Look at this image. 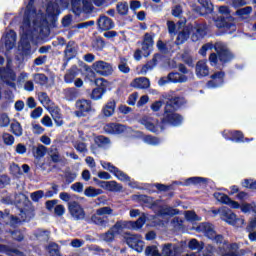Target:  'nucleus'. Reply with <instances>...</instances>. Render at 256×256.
Wrapping results in <instances>:
<instances>
[{
  "instance_id": "obj_49",
  "label": "nucleus",
  "mask_w": 256,
  "mask_h": 256,
  "mask_svg": "<svg viewBox=\"0 0 256 256\" xmlns=\"http://www.w3.org/2000/svg\"><path fill=\"white\" fill-rule=\"evenodd\" d=\"M34 156L36 157H45V153H47V148L43 145H38V147L33 148Z\"/></svg>"
},
{
  "instance_id": "obj_26",
  "label": "nucleus",
  "mask_w": 256,
  "mask_h": 256,
  "mask_svg": "<svg viewBox=\"0 0 256 256\" xmlns=\"http://www.w3.org/2000/svg\"><path fill=\"white\" fill-rule=\"evenodd\" d=\"M129 221H118L110 229L117 235H121L125 229H129Z\"/></svg>"
},
{
  "instance_id": "obj_63",
  "label": "nucleus",
  "mask_w": 256,
  "mask_h": 256,
  "mask_svg": "<svg viewBox=\"0 0 256 256\" xmlns=\"http://www.w3.org/2000/svg\"><path fill=\"white\" fill-rule=\"evenodd\" d=\"M34 79L36 83H39L40 85H45V83H47V76H45L44 74H36L34 76Z\"/></svg>"
},
{
  "instance_id": "obj_45",
  "label": "nucleus",
  "mask_w": 256,
  "mask_h": 256,
  "mask_svg": "<svg viewBox=\"0 0 256 256\" xmlns=\"http://www.w3.org/2000/svg\"><path fill=\"white\" fill-rule=\"evenodd\" d=\"M145 255L146 256H162L161 253H159V249L157 246H148L145 249Z\"/></svg>"
},
{
  "instance_id": "obj_41",
  "label": "nucleus",
  "mask_w": 256,
  "mask_h": 256,
  "mask_svg": "<svg viewBox=\"0 0 256 256\" xmlns=\"http://www.w3.org/2000/svg\"><path fill=\"white\" fill-rule=\"evenodd\" d=\"M215 21V25L218 29H230L231 24L226 23L225 18L218 17Z\"/></svg>"
},
{
  "instance_id": "obj_50",
  "label": "nucleus",
  "mask_w": 256,
  "mask_h": 256,
  "mask_svg": "<svg viewBox=\"0 0 256 256\" xmlns=\"http://www.w3.org/2000/svg\"><path fill=\"white\" fill-rule=\"evenodd\" d=\"M65 97L68 101H73L77 97V90L75 88H68L65 90Z\"/></svg>"
},
{
  "instance_id": "obj_58",
  "label": "nucleus",
  "mask_w": 256,
  "mask_h": 256,
  "mask_svg": "<svg viewBox=\"0 0 256 256\" xmlns=\"http://www.w3.org/2000/svg\"><path fill=\"white\" fill-rule=\"evenodd\" d=\"M198 3H200L204 9H207V11H213V3H211V0H198Z\"/></svg>"
},
{
  "instance_id": "obj_30",
  "label": "nucleus",
  "mask_w": 256,
  "mask_h": 256,
  "mask_svg": "<svg viewBox=\"0 0 256 256\" xmlns=\"http://www.w3.org/2000/svg\"><path fill=\"white\" fill-rule=\"evenodd\" d=\"M207 183V179L203 177H191L188 178L184 185H205Z\"/></svg>"
},
{
  "instance_id": "obj_43",
  "label": "nucleus",
  "mask_w": 256,
  "mask_h": 256,
  "mask_svg": "<svg viewBox=\"0 0 256 256\" xmlns=\"http://www.w3.org/2000/svg\"><path fill=\"white\" fill-rule=\"evenodd\" d=\"M116 234L112 232L111 228L104 234H101L100 239L106 241V243H111L115 239Z\"/></svg>"
},
{
  "instance_id": "obj_53",
  "label": "nucleus",
  "mask_w": 256,
  "mask_h": 256,
  "mask_svg": "<svg viewBox=\"0 0 256 256\" xmlns=\"http://www.w3.org/2000/svg\"><path fill=\"white\" fill-rule=\"evenodd\" d=\"M232 137H229L230 141H236V143H241L243 141V134L240 131L229 132Z\"/></svg>"
},
{
  "instance_id": "obj_28",
  "label": "nucleus",
  "mask_w": 256,
  "mask_h": 256,
  "mask_svg": "<svg viewBox=\"0 0 256 256\" xmlns=\"http://www.w3.org/2000/svg\"><path fill=\"white\" fill-rule=\"evenodd\" d=\"M116 105L117 103L115 102V100H110L107 102V104L103 108V113L105 117H111L113 113H115Z\"/></svg>"
},
{
  "instance_id": "obj_29",
  "label": "nucleus",
  "mask_w": 256,
  "mask_h": 256,
  "mask_svg": "<svg viewBox=\"0 0 256 256\" xmlns=\"http://www.w3.org/2000/svg\"><path fill=\"white\" fill-rule=\"evenodd\" d=\"M76 77H77V67L73 66L65 74L64 81H65V83H73V81H75Z\"/></svg>"
},
{
  "instance_id": "obj_25",
  "label": "nucleus",
  "mask_w": 256,
  "mask_h": 256,
  "mask_svg": "<svg viewBox=\"0 0 256 256\" xmlns=\"http://www.w3.org/2000/svg\"><path fill=\"white\" fill-rule=\"evenodd\" d=\"M100 187L102 189H105L106 191H122L123 186L121 184L117 183V181H103L100 184Z\"/></svg>"
},
{
  "instance_id": "obj_35",
  "label": "nucleus",
  "mask_w": 256,
  "mask_h": 256,
  "mask_svg": "<svg viewBox=\"0 0 256 256\" xmlns=\"http://www.w3.org/2000/svg\"><path fill=\"white\" fill-rule=\"evenodd\" d=\"M118 69L121 73H124V74H127L131 71V68H129V64H127V59L126 58H121L120 59Z\"/></svg>"
},
{
  "instance_id": "obj_24",
  "label": "nucleus",
  "mask_w": 256,
  "mask_h": 256,
  "mask_svg": "<svg viewBox=\"0 0 256 256\" xmlns=\"http://www.w3.org/2000/svg\"><path fill=\"white\" fill-rule=\"evenodd\" d=\"M5 41L6 49H13L15 47V42L17 41V34L15 31L10 30L6 33V36L3 38Z\"/></svg>"
},
{
  "instance_id": "obj_60",
  "label": "nucleus",
  "mask_w": 256,
  "mask_h": 256,
  "mask_svg": "<svg viewBox=\"0 0 256 256\" xmlns=\"http://www.w3.org/2000/svg\"><path fill=\"white\" fill-rule=\"evenodd\" d=\"M10 171L15 177H19V175H21V168L15 163L10 165Z\"/></svg>"
},
{
  "instance_id": "obj_55",
  "label": "nucleus",
  "mask_w": 256,
  "mask_h": 256,
  "mask_svg": "<svg viewBox=\"0 0 256 256\" xmlns=\"http://www.w3.org/2000/svg\"><path fill=\"white\" fill-rule=\"evenodd\" d=\"M52 118L55 121L57 127H61V125H63V118L62 116L59 114V111H53L52 112Z\"/></svg>"
},
{
  "instance_id": "obj_20",
  "label": "nucleus",
  "mask_w": 256,
  "mask_h": 256,
  "mask_svg": "<svg viewBox=\"0 0 256 256\" xmlns=\"http://www.w3.org/2000/svg\"><path fill=\"white\" fill-rule=\"evenodd\" d=\"M196 75L199 79L202 77H207L209 75V66H207V61L200 60L196 64Z\"/></svg>"
},
{
  "instance_id": "obj_2",
  "label": "nucleus",
  "mask_w": 256,
  "mask_h": 256,
  "mask_svg": "<svg viewBox=\"0 0 256 256\" xmlns=\"http://www.w3.org/2000/svg\"><path fill=\"white\" fill-rule=\"evenodd\" d=\"M34 3L35 0L29 1L24 13L23 24L21 26V43H25L27 46H29V41L33 39V33H35V31H39L41 25H43V21H45L43 14H37L35 12V9L33 8Z\"/></svg>"
},
{
  "instance_id": "obj_15",
  "label": "nucleus",
  "mask_w": 256,
  "mask_h": 256,
  "mask_svg": "<svg viewBox=\"0 0 256 256\" xmlns=\"http://www.w3.org/2000/svg\"><path fill=\"white\" fill-rule=\"evenodd\" d=\"M161 253L162 256H179L181 255V247L177 244H164Z\"/></svg>"
},
{
  "instance_id": "obj_7",
  "label": "nucleus",
  "mask_w": 256,
  "mask_h": 256,
  "mask_svg": "<svg viewBox=\"0 0 256 256\" xmlns=\"http://www.w3.org/2000/svg\"><path fill=\"white\" fill-rule=\"evenodd\" d=\"M103 169L113 173L114 176L123 183H131V177H129L125 172L119 170V168L115 167V165L111 164V162L100 161Z\"/></svg>"
},
{
  "instance_id": "obj_12",
  "label": "nucleus",
  "mask_w": 256,
  "mask_h": 256,
  "mask_svg": "<svg viewBox=\"0 0 256 256\" xmlns=\"http://www.w3.org/2000/svg\"><path fill=\"white\" fill-rule=\"evenodd\" d=\"M187 76L180 74L179 72H171L167 77H163L159 80V85H167V83H186Z\"/></svg>"
},
{
  "instance_id": "obj_54",
  "label": "nucleus",
  "mask_w": 256,
  "mask_h": 256,
  "mask_svg": "<svg viewBox=\"0 0 256 256\" xmlns=\"http://www.w3.org/2000/svg\"><path fill=\"white\" fill-rule=\"evenodd\" d=\"M117 9L120 15H127V12L129 11V4H127V2L118 3Z\"/></svg>"
},
{
  "instance_id": "obj_18",
  "label": "nucleus",
  "mask_w": 256,
  "mask_h": 256,
  "mask_svg": "<svg viewBox=\"0 0 256 256\" xmlns=\"http://www.w3.org/2000/svg\"><path fill=\"white\" fill-rule=\"evenodd\" d=\"M91 223L97 225V227H100L101 229H106V227H109V217L101 216L100 214H97V212H95L91 216Z\"/></svg>"
},
{
  "instance_id": "obj_37",
  "label": "nucleus",
  "mask_w": 256,
  "mask_h": 256,
  "mask_svg": "<svg viewBox=\"0 0 256 256\" xmlns=\"http://www.w3.org/2000/svg\"><path fill=\"white\" fill-rule=\"evenodd\" d=\"M32 239H39L40 241H48L49 240V232L38 230L36 233H34V237Z\"/></svg>"
},
{
  "instance_id": "obj_9",
  "label": "nucleus",
  "mask_w": 256,
  "mask_h": 256,
  "mask_svg": "<svg viewBox=\"0 0 256 256\" xmlns=\"http://www.w3.org/2000/svg\"><path fill=\"white\" fill-rule=\"evenodd\" d=\"M198 231H202L208 237V239H212L215 243H223V236L217 235L215 232V228L213 225L209 223H202L198 226Z\"/></svg>"
},
{
  "instance_id": "obj_31",
  "label": "nucleus",
  "mask_w": 256,
  "mask_h": 256,
  "mask_svg": "<svg viewBox=\"0 0 256 256\" xmlns=\"http://www.w3.org/2000/svg\"><path fill=\"white\" fill-rule=\"evenodd\" d=\"M130 223L129 229H134V231H139L145 225V217L141 216L137 221H128Z\"/></svg>"
},
{
  "instance_id": "obj_36",
  "label": "nucleus",
  "mask_w": 256,
  "mask_h": 256,
  "mask_svg": "<svg viewBox=\"0 0 256 256\" xmlns=\"http://www.w3.org/2000/svg\"><path fill=\"white\" fill-rule=\"evenodd\" d=\"M38 99L40 103H42L43 107H49V105H51V99L45 92H40L38 94Z\"/></svg>"
},
{
  "instance_id": "obj_14",
  "label": "nucleus",
  "mask_w": 256,
  "mask_h": 256,
  "mask_svg": "<svg viewBox=\"0 0 256 256\" xmlns=\"http://www.w3.org/2000/svg\"><path fill=\"white\" fill-rule=\"evenodd\" d=\"M76 109L75 112L76 117H85V113L91 112V101L89 100H78L76 102Z\"/></svg>"
},
{
  "instance_id": "obj_57",
  "label": "nucleus",
  "mask_w": 256,
  "mask_h": 256,
  "mask_svg": "<svg viewBox=\"0 0 256 256\" xmlns=\"http://www.w3.org/2000/svg\"><path fill=\"white\" fill-rule=\"evenodd\" d=\"M44 195H45V192H43V190H38L36 192L31 193L30 197L32 201L37 202L39 201V199H43Z\"/></svg>"
},
{
  "instance_id": "obj_56",
  "label": "nucleus",
  "mask_w": 256,
  "mask_h": 256,
  "mask_svg": "<svg viewBox=\"0 0 256 256\" xmlns=\"http://www.w3.org/2000/svg\"><path fill=\"white\" fill-rule=\"evenodd\" d=\"M213 49H215V45H213L212 43H207L202 46L199 53L200 55H202V57H205V55H207V51H211Z\"/></svg>"
},
{
  "instance_id": "obj_3",
  "label": "nucleus",
  "mask_w": 256,
  "mask_h": 256,
  "mask_svg": "<svg viewBox=\"0 0 256 256\" xmlns=\"http://www.w3.org/2000/svg\"><path fill=\"white\" fill-rule=\"evenodd\" d=\"M191 35L192 41H199L207 35V26L201 24H191L186 26L183 31H181L176 39V45H182L189 39Z\"/></svg>"
},
{
  "instance_id": "obj_64",
  "label": "nucleus",
  "mask_w": 256,
  "mask_h": 256,
  "mask_svg": "<svg viewBox=\"0 0 256 256\" xmlns=\"http://www.w3.org/2000/svg\"><path fill=\"white\" fill-rule=\"evenodd\" d=\"M41 123L44 127H53V120H51V117L47 115L41 119Z\"/></svg>"
},
{
  "instance_id": "obj_13",
  "label": "nucleus",
  "mask_w": 256,
  "mask_h": 256,
  "mask_svg": "<svg viewBox=\"0 0 256 256\" xmlns=\"http://www.w3.org/2000/svg\"><path fill=\"white\" fill-rule=\"evenodd\" d=\"M127 245L131 247V249H134V251H137V253H143V250L145 249V242H143V238L139 235H130L126 239Z\"/></svg>"
},
{
  "instance_id": "obj_16",
  "label": "nucleus",
  "mask_w": 256,
  "mask_h": 256,
  "mask_svg": "<svg viewBox=\"0 0 256 256\" xmlns=\"http://www.w3.org/2000/svg\"><path fill=\"white\" fill-rule=\"evenodd\" d=\"M3 223H5V225H10V227H17V225H19L21 221L19 220V218L14 217L7 212H0V225H3Z\"/></svg>"
},
{
  "instance_id": "obj_32",
  "label": "nucleus",
  "mask_w": 256,
  "mask_h": 256,
  "mask_svg": "<svg viewBox=\"0 0 256 256\" xmlns=\"http://www.w3.org/2000/svg\"><path fill=\"white\" fill-rule=\"evenodd\" d=\"M156 47L161 53H169L173 49L171 43H164L161 40L157 41Z\"/></svg>"
},
{
  "instance_id": "obj_52",
  "label": "nucleus",
  "mask_w": 256,
  "mask_h": 256,
  "mask_svg": "<svg viewBox=\"0 0 256 256\" xmlns=\"http://www.w3.org/2000/svg\"><path fill=\"white\" fill-rule=\"evenodd\" d=\"M95 85L98 87V89H102V91L105 92V89H107V85H109V82H107L105 78H97L95 80Z\"/></svg>"
},
{
  "instance_id": "obj_40",
  "label": "nucleus",
  "mask_w": 256,
  "mask_h": 256,
  "mask_svg": "<svg viewBox=\"0 0 256 256\" xmlns=\"http://www.w3.org/2000/svg\"><path fill=\"white\" fill-rule=\"evenodd\" d=\"M103 95H105V90L95 88L91 93V99L94 101H99V99H103Z\"/></svg>"
},
{
  "instance_id": "obj_42",
  "label": "nucleus",
  "mask_w": 256,
  "mask_h": 256,
  "mask_svg": "<svg viewBox=\"0 0 256 256\" xmlns=\"http://www.w3.org/2000/svg\"><path fill=\"white\" fill-rule=\"evenodd\" d=\"M179 210L173 209L171 207H164L161 208L158 212V215H178Z\"/></svg>"
},
{
  "instance_id": "obj_62",
  "label": "nucleus",
  "mask_w": 256,
  "mask_h": 256,
  "mask_svg": "<svg viewBox=\"0 0 256 256\" xmlns=\"http://www.w3.org/2000/svg\"><path fill=\"white\" fill-rule=\"evenodd\" d=\"M144 143H147L148 145H159V140L153 136H146L144 137Z\"/></svg>"
},
{
  "instance_id": "obj_38",
  "label": "nucleus",
  "mask_w": 256,
  "mask_h": 256,
  "mask_svg": "<svg viewBox=\"0 0 256 256\" xmlns=\"http://www.w3.org/2000/svg\"><path fill=\"white\" fill-rule=\"evenodd\" d=\"M189 249H192V251H202L203 249V242L199 243L197 239L190 240L188 244Z\"/></svg>"
},
{
  "instance_id": "obj_47",
  "label": "nucleus",
  "mask_w": 256,
  "mask_h": 256,
  "mask_svg": "<svg viewBox=\"0 0 256 256\" xmlns=\"http://www.w3.org/2000/svg\"><path fill=\"white\" fill-rule=\"evenodd\" d=\"M96 213H97V215L106 217L105 215H113V210L109 206H104V207L96 209Z\"/></svg>"
},
{
  "instance_id": "obj_39",
  "label": "nucleus",
  "mask_w": 256,
  "mask_h": 256,
  "mask_svg": "<svg viewBox=\"0 0 256 256\" xmlns=\"http://www.w3.org/2000/svg\"><path fill=\"white\" fill-rule=\"evenodd\" d=\"M101 193V189H95L93 187H88L84 191L86 197H97V195H101Z\"/></svg>"
},
{
  "instance_id": "obj_5",
  "label": "nucleus",
  "mask_w": 256,
  "mask_h": 256,
  "mask_svg": "<svg viewBox=\"0 0 256 256\" xmlns=\"http://www.w3.org/2000/svg\"><path fill=\"white\" fill-rule=\"evenodd\" d=\"M214 197L220 203L229 205V207H231V209H241L242 213H255V215H256V203L255 202L242 203L240 205L239 202H237L235 200H231V198H229V196H227L223 193H219V192H216L214 194Z\"/></svg>"
},
{
  "instance_id": "obj_27",
  "label": "nucleus",
  "mask_w": 256,
  "mask_h": 256,
  "mask_svg": "<svg viewBox=\"0 0 256 256\" xmlns=\"http://www.w3.org/2000/svg\"><path fill=\"white\" fill-rule=\"evenodd\" d=\"M98 27L101 31H109V29H113V21L107 16H102L98 20Z\"/></svg>"
},
{
  "instance_id": "obj_46",
  "label": "nucleus",
  "mask_w": 256,
  "mask_h": 256,
  "mask_svg": "<svg viewBox=\"0 0 256 256\" xmlns=\"http://www.w3.org/2000/svg\"><path fill=\"white\" fill-rule=\"evenodd\" d=\"M94 141H95L96 145H98V147H106V145H109L111 143L109 138H107L105 136H98L95 138Z\"/></svg>"
},
{
  "instance_id": "obj_61",
  "label": "nucleus",
  "mask_w": 256,
  "mask_h": 256,
  "mask_svg": "<svg viewBox=\"0 0 256 256\" xmlns=\"http://www.w3.org/2000/svg\"><path fill=\"white\" fill-rule=\"evenodd\" d=\"M74 148L76 151H79V153H85L87 151V145L84 142H76Z\"/></svg>"
},
{
  "instance_id": "obj_6",
  "label": "nucleus",
  "mask_w": 256,
  "mask_h": 256,
  "mask_svg": "<svg viewBox=\"0 0 256 256\" xmlns=\"http://www.w3.org/2000/svg\"><path fill=\"white\" fill-rule=\"evenodd\" d=\"M153 49V36H151L149 33H146L144 36V40L142 42V51L136 50L134 53V59L136 61H141V57H149V53H151V50Z\"/></svg>"
},
{
  "instance_id": "obj_17",
  "label": "nucleus",
  "mask_w": 256,
  "mask_h": 256,
  "mask_svg": "<svg viewBox=\"0 0 256 256\" xmlns=\"http://www.w3.org/2000/svg\"><path fill=\"white\" fill-rule=\"evenodd\" d=\"M0 77L1 79L7 83L10 87H15V79H17V76L15 75V72L13 70L8 69V70H1L0 71Z\"/></svg>"
},
{
  "instance_id": "obj_34",
  "label": "nucleus",
  "mask_w": 256,
  "mask_h": 256,
  "mask_svg": "<svg viewBox=\"0 0 256 256\" xmlns=\"http://www.w3.org/2000/svg\"><path fill=\"white\" fill-rule=\"evenodd\" d=\"M46 249L50 256H61L59 253V245L56 243H50Z\"/></svg>"
},
{
  "instance_id": "obj_22",
  "label": "nucleus",
  "mask_w": 256,
  "mask_h": 256,
  "mask_svg": "<svg viewBox=\"0 0 256 256\" xmlns=\"http://www.w3.org/2000/svg\"><path fill=\"white\" fill-rule=\"evenodd\" d=\"M104 131L111 135H119L125 131V127L121 124L110 123L104 126Z\"/></svg>"
},
{
  "instance_id": "obj_48",
  "label": "nucleus",
  "mask_w": 256,
  "mask_h": 256,
  "mask_svg": "<svg viewBox=\"0 0 256 256\" xmlns=\"http://www.w3.org/2000/svg\"><path fill=\"white\" fill-rule=\"evenodd\" d=\"M46 11L48 15H59V6L56 3H49Z\"/></svg>"
},
{
  "instance_id": "obj_23",
  "label": "nucleus",
  "mask_w": 256,
  "mask_h": 256,
  "mask_svg": "<svg viewBox=\"0 0 256 256\" xmlns=\"http://www.w3.org/2000/svg\"><path fill=\"white\" fill-rule=\"evenodd\" d=\"M221 219L228 223V225H235V221L237 219V215L233 213V211L229 209H225L221 211Z\"/></svg>"
},
{
  "instance_id": "obj_1",
  "label": "nucleus",
  "mask_w": 256,
  "mask_h": 256,
  "mask_svg": "<svg viewBox=\"0 0 256 256\" xmlns=\"http://www.w3.org/2000/svg\"><path fill=\"white\" fill-rule=\"evenodd\" d=\"M184 103L185 99L181 97H174L167 102L164 112V118L162 119L161 123H159V119L153 116H144L140 120V123L152 133H159V131H163L165 129V126L163 125H165V123H169L170 125L177 127V125H181L183 118L181 117V115L175 113L174 111L175 109H177V107H181V105H183Z\"/></svg>"
},
{
  "instance_id": "obj_19",
  "label": "nucleus",
  "mask_w": 256,
  "mask_h": 256,
  "mask_svg": "<svg viewBox=\"0 0 256 256\" xmlns=\"http://www.w3.org/2000/svg\"><path fill=\"white\" fill-rule=\"evenodd\" d=\"M130 87H134V89H149L151 87V81L146 77L135 78L130 83Z\"/></svg>"
},
{
  "instance_id": "obj_11",
  "label": "nucleus",
  "mask_w": 256,
  "mask_h": 256,
  "mask_svg": "<svg viewBox=\"0 0 256 256\" xmlns=\"http://www.w3.org/2000/svg\"><path fill=\"white\" fill-rule=\"evenodd\" d=\"M220 255L221 256H243L247 253L246 250H239V245L234 244H225L223 248H220Z\"/></svg>"
},
{
  "instance_id": "obj_51",
  "label": "nucleus",
  "mask_w": 256,
  "mask_h": 256,
  "mask_svg": "<svg viewBox=\"0 0 256 256\" xmlns=\"http://www.w3.org/2000/svg\"><path fill=\"white\" fill-rule=\"evenodd\" d=\"M65 212H66V209L63 204H57L54 207V215H56V217H63V215H65Z\"/></svg>"
},
{
  "instance_id": "obj_10",
  "label": "nucleus",
  "mask_w": 256,
  "mask_h": 256,
  "mask_svg": "<svg viewBox=\"0 0 256 256\" xmlns=\"http://www.w3.org/2000/svg\"><path fill=\"white\" fill-rule=\"evenodd\" d=\"M68 211L74 221H83L85 219V210L79 202L72 201L68 203Z\"/></svg>"
},
{
  "instance_id": "obj_33",
  "label": "nucleus",
  "mask_w": 256,
  "mask_h": 256,
  "mask_svg": "<svg viewBox=\"0 0 256 256\" xmlns=\"http://www.w3.org/2000/svg\"><path fill=\"white\" fill-rule=\"evenodd\" d=\"M253 11V8L251 6L244 7L242 9H239L236 11V15L240 17V19H247L249 15H251V12Z\"/></svg>"
},
{
  "instance_id": "obj_59",
  "label": "nucleus",
  "mask_w": 256,
  "mask_h": 256,
  "mask_svg": "<svg viewBox=\"0 0 256 256\" xmlns=\"http://www.w3.org/2000/svg\"><path fill=\"white\" fill-rule=\"evenodd\" d=\"M3 141L5 145L11 146L13 143H15V137H13L11 134H4Z\"/></svg>"
},
{
  "instance_id": "obj_8",
  "label": "nucleus",
  "mask_w": 256,
  "mask_h": 256,
  "mask_svg": "<svg viewBox=\"0 0 256 256\" xmlns=\"http://www.w3.org/2000/svg\"><path fill=\"white\" fill-rule=\"evenodd\" d=\"M92 69L101 77H109V75L113 74V66L102 60L94 62L92 64Z\"/></svg>"
},
{
  "instance_id": "obj_21",
  "label": "nucleus",
  "mask_w": 256,
  "mask_h": 256,
  "mask_svg": "<svg viewBox=\"0 0 256 256\" xmlns=\"http://www.w3.org/2000/svg\"><path fill=\"white\" fill-rule=\"evenodd\" d=\"M223 77H225V73L223 72H216L211 76V79L208 82V87L211 89L213 87H221L223 85Z\"/></svg>"
},
{
  "instance_id": "obj_44",
  "label": "nucleus",
  "mask_w": 256,
  "mask_h": 256,
  "mask_svg": "<svg viewBox=\"0 0 256 256\" xmlns=\"http://www.w3.org/2000/svg\"><path fill=\"white\" fill-rule=\"evenodd\" d=\"M12 133L17 137H21L23 135V128H21V124L19 122H14L11 124Z\"/></svg>"
},
{
  "instance_id": "obj_4",
  "label": "nucleus",
  "mask_w": 256,
  "mask_h": 256,
  "mask_svg": "<svg viewBox=\"0 0 256 256\" xmlns=\"http://www.w3.org/2000/svg\"><path fill=\"white\" fill-rule=\"evenodd\" d=\"M214 49L218 54V57L215 53L210 54L209 61L212 67H217V69H221V65H223V63H229V61L233 59V55L231 54V52H229V50H227V47H225L223 43H216L214 45Z\"/></svg>"
}]
</instances>
